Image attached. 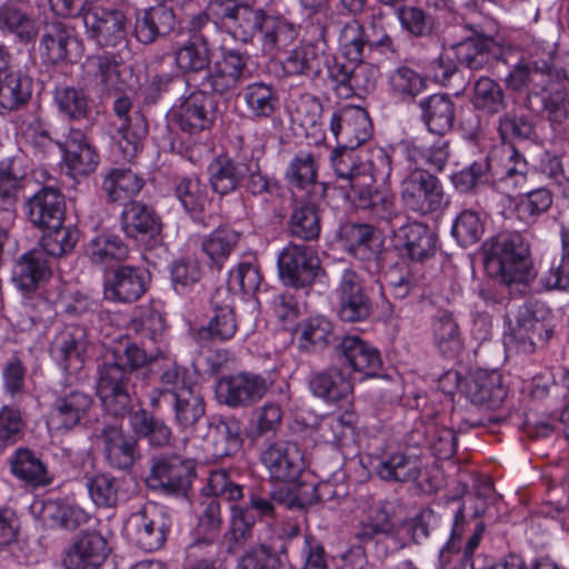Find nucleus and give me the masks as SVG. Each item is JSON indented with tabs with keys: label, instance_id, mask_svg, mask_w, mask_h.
I'll return each mask as SVG.
<instances>
[{
	"label": "nucleus",
	"instance_id": "obj_34",
	"mask_svg": "<svg viewBox=\"0 0 569 569\" xmlns=\"http://www.w3.org/2000/svg\"><path fill=\"white\" fill-rule=\"evenodd\" d=\"M466 396L477 406L498 408L506 397L500 375L496 371H477L466 383Z\"/></svg>",
	"mask_w": 569,
	"mask_h": 569
},
{
	"label": "nucleus",
	"instance_id": "obj_25",
	"mask_svg": "<svg viewBox=\"0 0 569 569\" xmlns=\"http://www.w3.org/2000/svg\"><path fill=\"white\" fill-rule=\"evenodd\" d=\"M339 360L355 372L375 376L381 367L379 351L358 336H346L337 346Z\"/></svg>",
	"mask_w": 569,
	"mask_h": 569
},
{
	"label": "nucleus",
	"instance_id": "obj_5",
	"mask_svg": "<svg viewBox=\"0 0 569 569\" xmlns=\"http://www.w3.org/2000/svg\"><path fill=\"white\" fill-rule=\"evenodd\" d=\"M400 188L405 207L419 214L436 212L448 202L440 180L419 167H408Z\"/></svg>",
	"mask_w": 569,
	"mask_h": 569
},
{
	"label": "nucleus",
	"instance_id": "obj_35",
	"mask_svg": "<svg viewBox=\"0 0 569 569\" xmlns=\"http://www.w3.org/2000/svg\"><path fill=\"white\" fill-rule=\"evenodd\" d=\"M173 27V11L164 6H156L137 13L133 32L139 42L149 44L169 33Z\"/></svg>",
	"mask_w": 569,
	"mask_h": 569
},
{
	"label": "nucleus",
	"instance_id": "obj_60",
	"mask_svg": "<svg viewBox=\"0 0 569 569\" xmlns=\"http://www.w3.org/2000/svg\"><path fill=\"white\" fill-rule=\"evenodd\" d=\"M405 157L409 162V167L421 168L422 164L429 166L431 169L441 171L449 158L447 141H438L426 148L413 143L405 146Z\"/></svg>",
	"mask_w": 569,
	"mask_h": 569
},
{
	"label": "nucleus",
	"instance_id": "obj_46",
	"mask_svg": "<svg viewBox=\"0 0 569 569\" xmlns=\"http://www.w3.org/2000/svg\"><path fill=\"white\" fill-rule=\"evenodd\" d=\"M208 171L212 189L217 193L227 194L237 189L248 168L246 163L220 156L210 163Z\"/></svg>",
	"mask_w": 569,
	"mask_h": 569
},
{
	"label": "nucleus",
	"instance_id": "obj_13",
	"mask_svg": "<svg viewBox=\"0 0 569 569\" xmlns=\"http://www.w3.org/2000/svg\"><path fill=\"white\" fill-rule=\"evenodd\" d=\"M248 56L238 50L222 49L221 56L214 61L201 81V89L223 94L237 88L246 78Z\"/></svg>",
	"mask_w": 569,
	"mask_h": 569
},
{
	"label": "nucleus",
	"instance_id": "obj_4",
	"mask_svg": "<svg viewBox=\"0 0 569 569\" xmlns=\"http://www.w3.org/2000/svg\"><path fill=\"white\" fill-rule=\"evenodd\" d=\"M355 149L337 144L330 154L338 188L345 192L347 199L356 189L367 188L377 180L388 179L391 172L390 159L382 149L376 152L368 168L366 164L357 163Z\"/></svg>",
	"mask_w": 569,
	"mask_h": 569
},
{
	"label": "nucleus",
	"instance_id": "obj_48",
	"mask_svg": "<svg viewBox=\"0 0 569 569\" xmlns=\"http://www.w3.org/2000/svg\"><path fill=\"white\" fill-rule=\"evenodd\" d=\"M144 180L130 169H111L103 178L102 189L111 201H122L137 196Z\"/></svg>",
	"mask_w": 569,
	"mask_h": 569
},
{
	"label": "nucleus",
	"instance_id": "obj_8",
	"mask_svg": "<svg viewBox=\"0 0 569 569\" xmlns=\"http://www.w3.org/2000/svg\"><path fill=\"white\" fill-rule=\"evenodd\" d=\"M256 13L251 30L248 34L239 37L238 41L247 42L259 33L262 51L273 54L288 47L298 37L297 27L283 16L261 8H256Z\"/></svg>",
	"mask_w": 569,
	"mask_h": 569
},
{
	"label": "nucleus",
	"instance_id": "obj_3",
	"mask_svg": "<svg viewBox=\"0 0 569 569\" xmlns=\"http://www.w3.org/2000/svg\"><path fill=\"white\" fill-rule=\"evenodd\" d=\"M486 268L505 283H528L536 277L529 244L518 232L496 236L486 252Z\"/></svg>",
	"mask_w": 569,
	"mask_h": 569
},
{
	"label": "nucleus",
	"instance_id": "obj_53",
	"mask_svg": "<svg viewBox=\"0 0 569 569\" xmlns=\"http://www.w3.org/2000/svg\"><path fill=\"white\" fill-rule=\"evenodd\" d=\"M0 29L8 30L24 42L32 40L38 33L32 16L14 3L0 7Z\"/></svg>",
	"mask_w": 569,
	"mask_h": 569
},
{
	"label": "nucleus",
	"instance_id": "obj_38",
	"mask_svg": "<svg viewBox=\"0 0 569 569\" xmlns=\"http://www.w3.org/2000/svg\"><path fill=\"white\" fill-rule=\"evenodd\" d=\"M458 61L470 70L488 67L498 52L497 42L486 36H475L453 44Z\"/></svg>",
	"mask_w": 569,
	"mask_h": 569
},
{
	"label": "nucleus",
	"instance_id": "obj_18",
	"mask_svg": "<svg viewBox=\"0 0 569 569\" xmlns=\"http://www.w3.org/2000/svg\"><path fill=\"white\" fill-rule=\"evenodd\" d=\"M89 38L103 47H116L126 40L127 18L118 9L93 7L83 16Z\"/></svg>",
	"mask_w": 569,
	"mask_h": 569
},
{
	"label": "nucleus",
	"instance_id": "obj_24",
	"mask_svg": "<svg viewBox=\"0 0 569 569\" xmlns=\"http://www.w3.org/2000/svg\"><path fill=\"white\" fill-rule=\"evenodd\" d=\"M97 437L102 445L104 459L110 467L127 470L139 458L137 441L124 435L120 427L116 425L104 426Z\"/></svg>",
	"mask_w": 569,
	"mask_h": 569
},
{
	"label": "nucleus",
	"instance_id": "obj_39",
	"mask_svg": "<svg viewBox=\"0 0 569 569\" xmlns=\"http://www.w3.org/2000/svg\"><path fill=\"white\" fill-rule=\"evenodd\" d=\"M211 303L213 316L208 323V331L213 339L228 340L237 331V322L233 313V297L227 289H217Z\"/></svg>",
	"mask_w": 569,
	"mask_h": 569
},
{
	"label": "nucleus",
	"instance_id": "obj_37",
	"mask_svg": "<svg viewBox=\"0 0 569 569\" xmlns=\"http://www.w3.org/2000/svg\"><path fill=\"white\" fill-rule=\"evenodd\" d=\"M326 46L323 40H319L295 48L283 61L284 71L293 76L321 74L326 62Z\"/></svg>",
	"mask_w": 569,
	"mask_h": 569
},
{
	"label": "nucleus",
	"instance_id": "obj_49",
	"mask_svg": "<svg viewBox=\"0 0 569 569\" xmlns=\"http://www.w3.org/2000/svg\"><path fill=\"white\" fill-rule=\"evenodd\" d=\"M31 92V79L11 70L0 78V108L4 111L17 110L29 101Z\"/></svg>",
	"mask_w": 569,
	"mask_h": 569
},
{
	"label": "nucleus",
	"instance_id": "obj_32",
	"mask_svg": "<svg viewBox=\"0 0 569 569\" xmlns=\"http://www.w3.org/2000/svg\"><path fill=\"white\" fill-rule=\"evenodd\" d=\"M50 274L48 261L42 252L33 250L17 260L12 280L21 291L29 293L40 290Z\"/></svg>",
	"mask_w": 569,
	"mask_h": 569
},
{
	"label": "nucleus",
	"instance_id": "obj_61",
	"mask_svg": "<svg viewBox=\"0 0 569 569\" xmlns=\"http://www.w3.org/2000/svg\"><path fill=\"white\" fill-rule=\"evenodd\" d=\"M345 238L346 249L355 254L366 258L368 253H373L380 244L376 230L368 224H348L341 229Z\"/></svg>",
	"mask_w": 569,
	"mask_h": 569
},
{
	"label": "nucleus",
	"instance_id": "obj_17",
	"mask_svg": "<svg viewBox=\"0 0 569 569\" xmlns=\"http://www.w3.org/2000/svg\"><path fill=\"white\" fill-rule=\"evenodd\" d=\"M336 296L338 315L342 321L358 322L369 317L371 302L363 290L361 278L353 269H343L336 288Z\"/></svg>",
	"mask_w": 569,
	"mask_h": 569
},
{
	"label": "nucleus",
	"instance_id": "obj_26",
	"mask_svg": "<svg viewBox=\"0 0 569 569\" xmlns=\"http://www.w3.org/2000/svg\"><path fill=\"white\" fill-rule=\"evenodd\" d=\"M27 214L32 224L40 228L60 227L64 219L63 196L52 188L40 189L27 201Z\"/></svg>",
	"mask_w": 569,
	"mask_h": 569
},
{
	"label": "nucleus",
	"instance_id": "obj_1",
	"mask_svg": "<svg viewBox=\"0 0 569 569\" xmlns=\"http://www.w3.org/2000/svg\"><path fill=\"white\" fill-rule=\"evenodd\" d=\"M162 350L147 353L136 343H127L113 353L99 369L97 393L104 409L113 416H122L130 409L131 399L128 392V371L159 361Z\"/></svg>",
	"mask_w": 569,
	"mask_h": 569
},
{
	"label": "nucleus",
	"instance_id": "obj_63",
	"mask_svg": "<svg viewBox=\"0 0 569 569\" xmlns=\"http://www.w3.org/2000/svg\"><path fill=\"white\" fill-rule=\"evenodd\" d=\"M79 240V232L72 226L52 227L43 229L41 247L49 256L61 257L70 252Z\"/></svg>",
	"mask_w": 569,
	"mask_h": 569
},
{
	"label": "nucleus",
	"instance_id": "obj_29",
	"mask_svg": "<svg viewBox=\"0 0 569 569\" xmlns=\"http://www.w3.org/2000/svg\"><path fill=\"white\" fill-rule=\"evenodd\" d=\"M191 470L179 458L161 459L153 463L147 485L153 490L177 493L187 490Z\"/></svg>",
	"mask_w": 569,
	"mask_h": 569
},
{
	"label": "nucleus",
	"instance_id": "obj_21",
	"mask_svg": "<svg viewBox=\"0 0 569 569\" xmlns=\"http://www.w3.org/2000/svg\"><path fill=\"white\" fill-rule=\"evenodd\" d=\"M88 346L84 328L67 326L54 337L50 352L60 367L73 373L83 367Z\"/></svg>",
	"mask_w": 569,
	"mask_h": 569
},
{
	"label": "nucleus",
	"instance_id": "obj_56",
	"mask_svg": "<svg viewBox=\"0 0 569 569\" xmlns=\"http://www.w3.org/2000/svg\"><path fill=\"white\" fill-rule=\"evenodd\" d=\"M506 86L513 91H528L539 94L548 90L549 82L533 70L529 62L521 58L509 71L505 79Z\"/></svg>",
	"mask_w": 569,
	"mask_h": 569
},
{
	"label": "nucleus",
	"instance_id": "obj_36",
	"mask_svg": "<svg viewBox=\"0 0 569 569\" xmlns=\"http://www.w3.org/2000/svg\"><path fill=\"white\" fill-rule=\"evenodd\" d=\"M376 470L382 480L416 482L421 475L422 462L418 456L399 450L386 455Z\"/></svg>",
	"mask_w": 569,
	"mask_h": 569
},
{
	"label": "nucleus",
	"instance_id": "obj_16",
	"mask_svg": "<svg viewBox=\"0 0 569 569\" xmlns=\"http://www.w3.org/2000/svg\"><path fill=\"white\" fill-rule=\"evenodd\" d=\"M93 399L82 391H71L58 397L47 413L50 432H67L83 422L92 408Z\"/></svg>",
	"mask_w": 569,
	"mask_h": 569
},
{
	"label": "nucleus",
	"instance_id": "obj_44",
	"mask_svg": "<svg viewBox=\"0 0 569 569\" xmlns=\"http://www.w3.org/2000/svg\"><path fill=\"white\" fill-rule=\"evenodd\" d=\"M242 98L250 118L254 120L272 117L279 103L276 88L262 81L248 84Z\"/></svg>",
	"mask_w": 569,
	"mask_h": 569
},
{
	"label": "nucleus",
	"instance_id": "obj_64",
	"mask_svg": "<svg viewBox=\"0 0 569 569\" xmlns=\"http://www.w3.org/2000/svg\"><path fill=\"white\" fill-rule=\"evenodd\" d=\"M471 102L477 109L498 113L505 107V97L498 83L488 77H480L475 82Z\"/></svg>",
	"mask_w": 569,
	"mask_h": 569
},
{
	"label": "nucleus",
	"instance_id": "obj_9",
	"mask_svg": "<svg viewBox=\"0 0 569 569\" xmlns=\"http://www.w3.org/2000/svg\"><path fill=\"white\" fill-rule=\"evenodd\" d=\"M329 130L338 146L358 148L369 141L373 127L366 109L347 104L331 113Z\"/></svg>",
	"mask_w": 569,
	"mask_h": 569
},
{
	"label": "nucleus",
	"instance_id": "obj_41",
	"mask_svg": "<svg viewBox=\"0 0 569 569\" xmlns=\"http://www.w3.org/2000/svg\"><path fill=\"white\" fill-rule=\"evenodd\" d=\"M422 119L430 132L442 136L448 132L455 120V104L447 94H432L419 103Z\"/></svg>",
	"mask_w": 569,
	"mask_h": 569
},
{
	"label": "nucleus",
	"instance_id": "obj_30",
	"mask_svg": "<svg viewBox=\"0 0 569 569\" xmlns=\"http://www.w3.org/2000/svg\"><path fill=\"white\" fill-rule=\"evenodd\" d=\"M309 388L312 395L328 403L349 402L353 382L340 369L331 368L326 371L317 372L310 377Z\"/></svg>",
	"mask_w": 569,
	"mask_h": 569
},
{
	"label": "nucleus",
	"instance_id": "obj_22",
	"mask_svg": "<svg viewBox=\"0 0 569 569\" xmlns=\"http://www.w3.org/2000/svg\"><path fill=\"white\" fill-rule=\"evenodd\" d=\"M83 73L103 91H122L131 77L128 67L109 53L90 56L83 62Z\"/></svg>",
	"mask_w": 569,
	"mask_h": 569
},
{
	"label": "nucleus",
	"instance_id": "obj_31",
	"mask_svg": "<svg viewBox=\"0 0 569 569\" xmlns=\"http://www.w3.org/2000/svg\"><path fill=\"white\" fill-rule=\"evenodd\" d=\"M279 500L276 495L272 498L259 493H251L249 505H232L231 532L236 540L246 538L258 517H272L274 513L273 501Z\"/></svg>",
	"mask_w": 569,
	"mask_h": 569
},
{
	"label": "nucleus",
	"instance_id": "obj_57",
	"mask_svg": "<svg viewBox=\"0 0 569 569\" xmlns=\"http://www.w3.org/2000/svg\"><path fill=\"white\" fill-rule=\"evenodd\" d=\"M486 510V501L479 496H469L463 500V505L457 510L451 535L448 542L442 547L439 553V560L449 562V555L453 549L460 547V540L465 532V513L469 512L472 517H480Z\"/></svg>",
	"mask_w": 569,
	"mask_h": 569
},
{
	"label": "nucleus",
	"instance_id": "obj_54",
	"mask_svg": "<svg viewBox=\"0 0 569 569\" xmlns=\"http://www.w3.org/2000/svg\"><path fill=\"white\" fill-rule=\"evenodd\" d=\"M239 233L229 228H218L200 241L201 251L219 268L229 258L239 241Z\"/></svg>",
	"mask_w": 569,
	"mask_h": 569
},
{
	"label": "nucleus",
	"instance_id": "obj_33",
	"mask_svg": "<svg viewBox=\"0 0 569 569\" xmlns=\"http://www.w3.org/2000/svg\"><path fill=\"white\" fill-rule=\"evenodd\" d=\"M241 442V429L237 420L219 421L209 428L202 449L207 458L219 459L237 452Z\"/></svg>",
	"mask_w": 569,
	"mask_h": 569
},
{
	"label": "nucleus",
	"instance_id": "obj_40",
	"mask_svg": "<svg viewBox=\"0 0 569 569\" xmlns=\"http://www.w3.org/2000/svg\"><path fill=\"white\" fill-rule=\"evenodd\" d=\"M11 472L20 480L32 487H43L53 478L42 460L31 450L19 448L10 458Z\"/></svg>",
	"mask_w": 569,
	"mask_h": 569
},
{
	"label": "nucleus",
	"instance_id": "obj_20",
	"mask_svg": "<svg viewBox=\"0 0 569 569\" xmlns=\"http://www.w3.org/2000/svg\"><path fill=\"white\" fill-rule=\"evenodd\" d=\"M206 10L234 40L248 34L257 14L243 0H207Z\"/></svg>",
	"mask_w": 569,
	"mask_h": 569
},
{
	"label": "nucleus",
	"instance_id": "obj_23",
	"mask_svg": "<svg viewBox=\"0 0 569 569\" xmlns=\"http://www.w3.org/2000/svg\"><path fill=\"white\" fill-rule=\"evenodd\" d=\"M108 552L107 541L100 533L87 532L66 550L62 565L66 569H98Z\"/></svg>",
	"mask_w": 569,
	"mask_h": 569
},
{
	"label": "nucleus",
	"instance_id": "obj_7",
	"mask_svg": "<svg viewBox=\"0 0 569 569\" xmlns=\"http://www.w3.org/2000/svg\"><path fill=\"white\" fill-rule=\"evenodd\" d=\"M170 527L167 508L156 502L146 503L127 522L136 543L148 552L159 550L164 545Z\"/></svg>",
	"mask_w": 569,
	"mask_h": 569
},
{
	"label": "nucleus",
	"instance_id": "obj_27",
	"mask_svg": "<svg viewBox=\"0 0 569 569\" xmlns=\"http://www.w3.org/2000/svg\"><path fill=\"white\" fill-rule=\"evenodd\" d=\"M148 281L149 276L143 269L122 266L107 281L104 296L111 301L130 303L146 292Z\"/></svg>",
	"mask_w": 569,
	"mask_h": 569
},
{
	"label": "nucleus",
	"instance_id": "obj_50",
	"mask_svg": "<svg viewBox=\"0 0 569 569\" xmlns=\"http://www.w3.org/2000/svg\"><path fill=\"white\" fill-rule=\"evenodd\" d=\"M128 247L117 234L102 232L93 237L87 244L86 253L94 264H109L124 260Z\"/></svg>",
	"mask_w": 569,
	"mask_h": 569
},
{
	"label": "nucleus",
	"instance_id": "obj_12",
	"mask_svg": "<svg viewBox=\"0 0 569 569\" xmlns=\"http://www.w3.org/2000/svg\"><path fill=\"white\" fill-rule=\"evenodd\" d=\"M316 252L305 244H288L278 257V268L284 284L302 288L312 283L319 270Z\"/></svg>",
	"mask_w": 569,
	"mask_h": 569
},
{
	"label": "nucleus",
	"instance_id": "obj_59",
	"mask_svg": "<svg viewBox=\"0 0 569 569\" xmlns=\"http://www.w3.org/2000/svg\"><path fill=\"white\" fill-rule=\"evenodd\" d=\"M332 333V325L323 316L308 318L301 321L297 328L300 349L313 351L322 349L328 343Z\"/></svg>",
	"mask_w": 569,
	"mask_h": 569
},
{
	"label": "nucleus",
	"instance_id": "obj_19",
	"mask_svg": "<svg viewBox=\"0 0 569 569\" xmlns=\"http://www.w3.org/2000/svg\"><path fill=\"white\" fill-rule=\"evenodd\" d=\"M57 147L62 152L63 169L73 179L89 176L99 164L98 151L79 130H70L66 141Z\"/></svg>",
	"mask_w": 569,
	"mask_h": 569
},
{
	"label": "nucleus",
	"instance_id": "obj_51",
	"mask_svg": "<svg viewBox=\"0 0 569 569\" xmlns=\"http://www.w3.org/2000/svg\"><path fill=\"white\" fill-rule=\"evenodd\" d=\"M348 199L361 209H370L373 214L383 220H390L396 212L393 194L386 189H376L375 183L356 189Z\"/></svg>",
	"mask_w": 569,
	"mask_h": 569
},
{
	"label": "nucleus",
	"instance_id": "obj_52",
	"mask_svg": "<svg viewBox=\"0 0 569 569\" xmlns=\"http://www.w3.org/2000/svg\"><path fill=\"white\" fill-rule=\"evenodd\" d=\"M26 176L22 159L12 157L0 161V200L4 202L6 210L13 207Z\"/></svg>",
	"mask_w": 569,
	"mask_h": 569
},
{
	"label": "nucleus",
	"instance_id": "obj_28",
	"mask_svg": "<svg viewBox=\"0 0 569 569\" xmlns=\"http://www.w3.org/2000/svg\"><path fill=\"white\" fill-rule=\"evenodd\" d=\"M159 367L160 387L154 388L149 395V402L153 409L160 408L163 401L172 398L182 389H189L186 381L187 369L178 365L176 358L162 350L159 361L154 362Z\"/></svg>",
	"mask_w": 569,
	"mask_h": 569
},
{
	"label": "nucleus",
	"instance_id": "obj_58",
	"mask_svg": "<svg viewBox=\"0 0 569 569\" xmlns=\"http://www.w3.org/2000/svg\"><path fill=\"white\" fill-rule=\"evenodd\" d=\"M129 422L133 432L139 437L148 438L149 442L157 447L169 445L171 429L160 419L152 417L146 410H137L129 416Z\"/></svg>",
	"mask_w": 569,
	"mask_h": 569
},
{
	"label": "nucleus",
	"instance_id": "obj_43",
	"mask_svg": "<svg viewBox=\"0 0 569 569\" xmlns=\"http://www.w3.org/2000/svg\"><path fill=\"white\" fill-rule=\"evenodd\" d=\"M221 525L220 503L216 499H209L199 516V528L207 532V537L196 540L190 546L191 556H200L202 550L210 556H217L219 545L217 542V531Z\"/></svg>",
	"mask_w": 569,
	"mask_h": 569
},
{
	"label": "nucleus",
	"instance_id": "obj_62",
	"mask_svg": "<svg viewBox=\"0 0 569 569\" xmlns=\"http://www.w3.org/2000/svg\"><path fill=\"white\" fill-rule=\"evenodd\" d=\"M289 228L292 234L303 240L317 239L320 233L317 207L310 202L296 204L290 217Z\"/></svg>",
	"mask_w": 569,
	"mask_h": 569
},
{
	"label": "nucleus",
	"instance_id": "obj_15",
	"mask_svg": "<svg viewBox=\"0 0 569 569\" xmlns=\"http://www.w3.org/2000/svg\"><path fill=\"white\" fill-rule=\"evenodd\" d=\"M42 56L52 63L78 62L83 54V44L73 28L60 22L47 23L40 41Z\"/></svg>",
	"mask_w": 569,
	"mask_h": 569
},
{
	"label": "nucleus",
	"instance_id": "obj_10",
	"mask_svg": "<svg viewBox=\"0 0 569 569\" xmlns=\"http://www.w3.org/2000/svg\"><path fill=\"white\" fill-rule=\"evenodd\" d=\"M270 383L260 375L239 372L224 376L216 386V397L220 403L228 407H248L267 393Z\"/></svg>",
	"mask_w": 569,
	"mask_h": 569
},
{
	"label": "nucleus",
	"instance_id": "obj_42",
	"mask_svg": "<svg viewBox=\"0 0 569 569\" xmlns=\"http://www.w3.org/2000/svg\"><path fill=\"white\" fill-rule=\"evenodd\" d=\"M396 238L412 260H423L435 252L436 236L421 222H410L399 228Z\"/></svg>",
	"mask_w": 569,
	"mask_h": 569
},
{
	"label": "nucleus",
	"instance_id": "obj_14",
	"mask_svg": "<svg viewBox=\"0 0 569 569\" xmlns=\"http://www.w3.org/2000/svg\"><path fill=\"white\" fill-rule=\"evenodd\" d=\"M178 127L190 134L209 129L214 118V101L202 89L181 98L171 109Z\"/></svg>",
	"mask_w": 569,
	"mask_h": 569
},
{
	"label": "nucleus",
	"instance_id": "obj_45",
	"mask_svg": "<svg viewBox=\"0 0 569 569\" xmlns=\"http://www.w3.org/2000/svg\"><path fill=\"white\" fill-rule=\"evenodd\" d=\"M121 227L127 236L137 238L140 234L153 236L159 231L160 223L151 208L133 201L122 210Z\"/></svg>",
	"mask_w": 569,
	"mask_h": 569
},
{
	"label": "nucleus",
	"instance_id": "obj_11",
	"mask_svg": "<svg viewBox=\"0 0 569 569\" xmlns=\"http://www.w3.org/2000/svg\"><path fill=\"white\" fill-rule=\"evenodd\" d=\"M260 462L274 482H295L306 467L305 457L297 443L274 441L260 453Z\"/></svg>",
	"mask_w": 569,
	"mask_h": 569
},
{
	"label": "nucleus",
	"instance_id": "obj_55",
	"mask_svg": "<svg viewBox=\"0 0 569 569\" xmlns=\"http://www.w3.org/2000/svg\"><path fill=\"white\" fill-rule=\"evenodd\" d=\"M174 62L182 72H198L209 66L210 53L203 36L194 37L174 52Z\"/></svg>",
	"mask_w": 569,
	"mask_h": 569
},
{
	"label": "nucleus",
	"instance_id": "obj_6",
	"mask_svg": "<svg viewBox=\"0 0 569 569\" xmlns=\"http://www.w3.org/2000/svg\"><path fill=\"white\" fill-rule=\"evenodd\" d=\"M550 309L536 301L525 306L517 316L515 327L505 336V346L509 351L531 353L537 343H545L549 336L547 318Z\"/></svg>",
	"mask_w": 569,
	"mask_h": 569
},
{
	"label": "nucleus",
	"instance_id": "obj_47",
	"mask_svg": "<svg viewBox=\"0 0 569 569\" xmlns=\"http://www.w3.org/2000/svg\"><path fill=\"white\" fill-rule=\"evenodd\" d=\"M163 403L173 406L174 421L181 429L193 427L204 415L203 398L193 387L182 389Z\"/></svg>",
	"mask_w": 569,
	"mask_h": 569
},
{
	"label": "nucleus",
	"instance_id": "obj_2",
	"mask_svg": "<svg viewBox=\"0 0 569 569\" xmlns=\"http://www.w3.org/2000/svg\"><path fill=\"white\" fill-rule=\"evenodd\" d=\"M488 171L498 181L502 192L521 187L526 181L527 162L511 146L495 150L486 162H473L451 176L459 192H468L488 180Z\"/></svg>",
	"mask_w": 569,
	"mask_h": 569
}]
</instances>
